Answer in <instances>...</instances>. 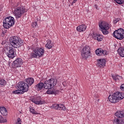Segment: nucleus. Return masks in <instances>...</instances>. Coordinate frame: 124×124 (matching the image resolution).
Here are the masks:
<instances>
[{
	"label": "nucleus",
	"instance_id": "nucleus-22",
	"mask_svg": "<svg viewBox=\"0 0 124 124\" xmlns=\"http://www.w3.org/2000/svg\"><path fill=\"white\" fill-rule=\"evenodd\" d=\"M0 113H1V115L3 116H7V110H6V108H4V107L0 108Z\"/></svg>",
	"mask_w": 124,
	"mask_h": 124
},
{
	"label": "nucleus",
	"instance_id": "nucleus-43",
	"mask_svg": "<svg viewBox=\"0 0 124 124\" xmlns=\"http://www.w3.org/2000/svg\"><path fill=\"white\" fill-rule=\"evenodd\" d=\"M0 108H1L0 107Z\"/></svg>",
	"mask_w": 124,
	"mask_h": 124
},
{
	"label": "nucleus",
	"instance_id": "nucleus-11",
	"mask_svg": "<svg viewBox=\"0 0 124 124\" xmlns=\"http://www.w3.org/2000/svg\"><path fill=\"white\" fill-rule=\"evenodd\" d=\"M23 65V60L18 58L15 60L12 64V67L13 68H17L18 67H21Z\"/></svg>",
	"mask_w": 124,
	"mask_h": 124
},
{
	"label": "nucleus",
	"instance_id": "nucleus-21",
	"mask_svg": "<svg viewBox=\"0 0 124 124\" xmlns=\"http://www.w3.org/2000/svg\"><path fill=\"white\" fill-rule=\"evenodd\" d=\"M117 52L119 55L120 56V57H122V58H124V47H120L118 49Z\"/></svg>",
	"mask_w": 124,
	"mask_h": 124
},
{
	"label": "nucleus",
	"instance_id": "nucleus-28",
	"mask_svg": "<svg viewBox=\"0 0 124 124\" xmlns=\"http://www.w3.org/2000/svg\"><path fill=\"white\" fill-rule=\"evenodd\" d=\"M30 111L31 113H32V114H34L35 115H38V113L36 112V111H35V110H34V108L30 107Z\"/></svg>",
	"mask_w": 124,
	"mask_h": 124
},
{
	"label": "nucleus",
	"instance_id": "nucleus-6",
	"mask_svg": "<svg viewBox=\"0 0 124 124\" xmlns=\"http://www.w3.org/2000/svg\"><path fill=\"white\" fill-rule=\"evenodd\" d=\"M99 27L104 35H107L109 33V29H110L111 26L108 22L105 21H102L99 24Z\"/></svg>",
	"mask_w": 124,
	"mask_h": 124
},
{
	"label": "nucleus",
	"instance_id": "nucleus-2",
	"mask_svg": "<svg viewBox=\"0 0 124 124\" xmlns=\"http://www.w3.org/2000/svg\"><path fill=\"white\" fill-rule=\"evenodd\" d=\"M28 10L26 9V8L23 6H19L15 8L13 12L14 16L16 19H20L21 18L24 13H26Z\"/></svg>",
	"mask_w": 124,
	"mask_h": 124
},
{
	"label": "nucleus",
	"instance_id": "nucleus-31",
	"mask_svg": "<svg viewBox=\"0 0 124 124\" xmlns=\"http://www.w3.org/2000/svg\"><path fill=\"white\" fill-rule=\"evenodd\" d=\"M6 122H7L6 119L4 118L2 116H0V123H6Z\"/></svg>",
	"mask_w": 124,
	"mask_h": 124
},
{
	"label": "nucleus",
	"instance_id": "nucleus-25",
	"mask_svg": "<svg viewBox=\"0 0 124 124\" xmlns=\"http://www.w3.org/2000/svg\"><path fill=\"white\" fill-rule=\"evenodd\" d=\"M94 38L98 41H102V40L103 39V36L100 34H96L94 36Z\"/></svg>",
	"mask_w": 124,
	"mask_h": 124
},
{
	"label": "nucleus",
	"instance_id": "nucleus-42",
	"mask_svg": "<svg viewBox=\"0 0 124 124\" xmlns=\"http://www.w3.org/2000/svg\"><path fill=\"white\" fill-rule=\"evenodd\" d=\"M2 44H3V42L2 43Z\"/></svg>",
	"mask_w": 124,
	"mask_h": 124
},
{
	"label": "nucleus",
	"instance_id": "nucleus-10",
	"mask_svg": "<svg viewBox=\"0 0 124 124\" xmlns=\"http://www.w3.org/2000/svg\"><path fill=\"white\" fill-rule=\"evenodd\" d=\"M91 48L90 46H85L81 50V57L83 59H88L91 55V51H90Z\"/></svg>",
	"mask_w": 124,
	"mask_h": 124
},
{
	"label": "nucleus",
	"instance_id": "nucleus-38",
	"mask_svg": "<svg viewBox=\"0 0 124 124\" xmlns=\"http://www.w3.org/2000/svg\"><path fill=\"white\" fill-rule=\"evenodd\" d=\"M62 85L64 86V87H65L66 86V82L64 81L62 82Z\"/></svg>",
	"mask_w": 124,
	"mask_h": 124
},
{
	"label": "nucleus",
	"instance_id": "nucleus-24",
	"mask_svg": "<svg viewBox=\"0 0 124 124\" xmlns=\"http://www.w3.org/2000/svg\"><path fill=\"white\" fill-rule=\"evenodd\" d=\"M115 115L117 118H124V112L123 111H119L115 113Z\"/></svg>",
	"mask_w": 124,
	"mask_h": 124
},
{
	"label": "nucleus",
	"instance_id": "nucleus-17",
	"mask_svg": "<svg viewBox=\"0 0 124 124\" xmlns=\"http://www.w3.org/2000/svg\"><path fill=\"white\" fill-rule=\"evenodd\" d=\"M86 29L87 26L85 24H82L77 27V31L79 32H83V31H86Z\"/></svg>",
	"mask_w": 124,
	"mask_h": 124
},
{
	"label": "nucleus",
	"instance_id": "nucleus-30",
	"mask_svg": "<svg viewBox=\"0 0 124 124\" xmlns=\"http://www.w3.org/2000/svg\"><path fill=\"white\" fill-rule=\"evenodd\" d=\"M21 91L20 90H14L12 92V94H19V93H20Z\"/></svg>",
	"mask_w": 124,
	"mask_h": 124
},
{
	"label": "nucleus",
	"instance_id": "nucleus-15",
	"mask_svg": "<svg viewBox=\"0 0 124 124\" xmlns=\"http://www.w3.org/2000/svg\"><path fill=\"white\" fill-rule=\"evenodd\" d=\"M106 64V61L105 59H98L96 63L97 66L99 67H104Z\"/></svg>",
	"mask_w": 124,
	"mask_h": 124
},
{
	"label": "nucleus",
	"instance_id": "nucleus-35",
	"mask_svg": "<svg viewBox=\"0 0 124 124\" xmlns=\"http://www.w3.org/2000/svg\"><path fill=\"white\" fill-rule=\"evenodd\" d=\"M15 124H22V120H21V119L20 118H18Z\"/></svg>",
	"mask_w": 124,
	"mask_h": 124
},
{
	"label": "nucleus",
	"instance_id": "nucleus-19",
	"mask_svg": "<svg viewBox=\"0 0 124 124\" xmlns=\"http://www.w3.org/2000/svg\"><path fill=\"white\" fill-rule=\"evenodd\" d=\"M26 82L27 83V85L31 86L34 83V79L32 78H28L26 79Z\"/></svg>",
	"mask_w": 124,
	"mask_h": 124
},
{
	"label": "nucleus",
	"instance_id": "nucleus-40",
	"mask_svg": "<svg viewBox=\"0 0 124 124\" xmlns=\"http://www.w3.org/2000/svg\"><path fill=\"white\" fill-rule=\"evenodd\" d=\"M94 7L95 9H97V7H98L97 5L95 4V5H94Z\"/></svg>",
	"mask_w": 124,
	"mask_h": 124
},
{
	"label": "nucleus",
	"instance_id": "nucleus-32",
	"mask_svg": "<svg viewBox=\"0 0 124 124\" xmlns=\"http://www.w3.org/2000/svg\"><path fill=\"white\" fill-rule=\"evenodd\" d=\"M118 4H123L124 3V0H114Z\"/></svg>",
	"mask_w": 124,
	"mask_h": 124
},
{
	"label": "nucleus",
	"instance_id": "nucleus-34",
	"mask_svg": "<svg viewBox=\"0 0 124 124\" xmlns=\"http://www.w3.org/2000/svg\"><path fill=\"white\" fill-rule=\"evenodd\" d=\"M59 104H54L52 105V107L56 110H59Z\"/></svg>",
	"mask_w": 124,
	"mask_h": 124
},
{
	"label": "nucleus",
	"instance_id": "nucleus-36",
	"mask_svg": "<svg viewBox=\"0 0 124 124\" xmlns=\"http://www.w3.org/2000/svg\"><path fill=\"white\" fill-rule=\"evenodd\" d=\"M120 90L124 92V84H122L120 86Z\"/></svg>",
	"mask_w": 124,
	"mask_h": 124
},
{
	"label": "nucleus",
	"instance_id": "nucleus-41",
	"mask_svg": "<svg viewBox=\"0 0 124 124\" xmlns=\"http://www.w3.org/2000/svg\"><path fill=\"white\" fill-rule=\"evenodd\" d=\"M2 10V8L1 7V8H0V11H1Z\"/></svg>",
	"mask_w": 124,
	"mask_h": 124
},
{
	"label": "nucleus",
	"instance_id": "nucleus-20",
	"mask_svg": "<svg viewBox=\"0 0 124 124\" xmlns=\"http://www.w3.org/2000/svg\"><path fill=\"white\" fill-rule=\"evenodd\" d=\"M112 78L114 80V81H116L118 82L120 80H122L123 79V77L121 76H119V75H112L111 76Z\"/></svg>",
	"mask_w": 124,
	"mask_h": 124
},
{
	"label": "nucleus",
	"instance_id": "nucleus-16",
	"mask_svg": "<svg viewBox=\"0 0 124 124\" xmlns=\"http://www.w3.org/2000/svg\"><path fill=\"white\" fill-rule=\"evenodd\" d=\"M52 88H48V89L46 91L47 94H58V93H59V90Z\"/></svg>",
	"mask_w": 124,
	"mask_h": 124
},
{
	"label": "nucleus",
	"instance_id": "nucleus-8",
	"mask_svg": "<svg viewBox=\"0 0 124 124\" xmlns=\"http://www.w3.org/2000/svg\"><path fill=\"white\" fill-rule=\"evenodd\" d=\"M113 36L116 38V39L123 40L124 38V30L120 29L115 31L113 33Z\"/></svg>",
	"mask_w": 124,
	"mask_h": 124
},
{
	"label": "nucleus",
	"instance_id": "nucleus-39",
	"mask_svg": "<svg viewBox=\"0 0 124 124\" xmlns=\"http://www.w3.org/2000/svg\"><path fill=\"white\" fill-rule=\"evenodd\" d=\"M76 1H77V0H74L72 3V5H73V3H75V2H76Z\"/></svg>",
	"mask_w": 124,
	"mask_h": 124
},
{
	"label": "nucleus",
	"instance_id": "nucleus-37",
	"mask_svg": "<svg viewBox=\"0 0 124 124\" xmlns=\"http://www.w3.org/2000/svg\"><path fill=\"white\" fill-rule=\"evenodd\" d=\"M120 21V18H116L114 20V23L117 24Z\"/></svg>",
	"mask_w": 124,
	"mask_h": 124
},
{
	"label": "nucleus",
	"instance_id": "nucleus-18",
	"mask_svg": "<svg viewBox=\"0 0 124 124\" xmlns=\"http://www.w3.org/2000/svg\"><path fill=\"white\" fill-rule=\"evenodd\" d=\"M115 94L116 97H117V99L119 100H122V99H124V93L122 92H116Z\"/></svg>",
	"mask_w": 124,
	"mask_h": 124
},
{
	"label": "nucleus",
	"instance_id": "nucleus-27",
	"mask_svg": "<svg viewBox=\"0 0 124 124\" xmlns=\"http://www.w3.org/2000/svg\"><path fill=\"white\" fill-rule=\"evenodd\" d=\"M58 110H61L62 111H65L66 108H65V106L62 104H60L58 107Z\"/></svg>",
	"mask_w": 124,
	"mask_h": 124
},
{
	"label": "nucleus",
	"instance_id": "nucleus-4",
	"mask_svg": "<svg viewBox=\"0 0 124 124\" xmlns=\"http://www.w3.org/2000/svg\"><path fill=\"white\" fill-rule=\"evenodd\" d=\"M15 24V19L12 16H8L5 18L3 23V27L4 29H8L11 27H13Z\"/></svg>",
	"mask_w": 124,
	"mask_h": 124
},
{
	"label": "nucleus",
	"instance_id": "nucleus-13",
	"mask_svg": "<svg viewBox=\"0 0 124 124\" xmlns=\"http://www.w3.org/2000/svg\"><path fill=\"white\" fill-rule=\"evenodd\" d=\"M108 100L111 103H117V102H119L118 100V98L117 97V95H116V93H114L112 95H109L108 96Z\"/></svg>",
	"mask_w": 124,
	"mask_h": 124
},
{
	"label": "nucleus",
	"instance_id": "nucleus-26",
	"mask_svg": "<svg viewBox=\"0 0 124 124\" xmlns=\"http://www.w3.org/2000/svg\"><path fill=\"white\" fill-rule=\"evenodd\" d=\"M53 47V45H52V42L51 40H48L47 41V43L46 45V47L47 49H51Z\"/></svg>",
	"mask_w": 124,
	"mask_h": 124
},
{
	"label": "nucleus",
	"instance_id": "nucleus-7",
	"mask_svg": "<svg viewBox=\"0 0 124 124\" xmlns=\"http://www.w3.org/2000/svg\"><path fill=\"white\" fill-rule=\"evenodd\" d=\"M3 53L8 56L10 59H13L15 57V50L13 48L10 46H6L3 50Z\"/></svg>",
	"mask_w": 124,
	"mask_h": 124
},
{
	"label": "nucleus",
	"instance_id": "nucleus-29",
	"mask_svg": "<svg viewBox=\"0 0 124 124\" xmlns=\"http://www.w3.org/2000/svg\"><path fill=\"white\" fill-rule=\"evenodd\" d=\"M6 85V81L4 79L0 80V87H4Z\"/></svg>",
	"mask_w": 124,
	"mask_h": 124
},
{
	"label": "nucleus",
	"instance_id": "nucleus-9",
	"mask_svg": "<svg viewBox=\"0 0 124 124\" xmlns=\"http://www.w3.org/2000/svg\"><path fill=\"white\" fill-rule=\"evenodd\" d=\"M17 88L22 92V93L29 91V85L24 81H21L18 83Z\"/></svg>",
	"mask_w": 124,
	"mask_h": 124
},
{
	"label": "nucleus",
	"instance_id": "nucleus-12",
	"mask_svg": "<svg viewBox=\"0 0 124 124\" xmlns=\"http://www.w3.org/2000/svg\"><path fill=\"white\" fill-rule=\"evenodd\" d=\"M32 102L37 105H39V104H45L46 102L44 100H42L40 97H37L35 99H32Z\"/></svg>",
	"mask_w": 124,
	"mask_h": 124
},
{
	"label": "nucleus",
	"instance_id": "nucleus-23",
	"mask_svg": "<svg viewBox=\"0 0 124 124\" xmlns=\"http://www.w3.org/2000/svg\"><path fill=\"white\" fill-rule=\"evenodd\" d=\"M113 124H124V119H114L113 121Z\"/></svg>",
	"mask_w": 124,
	"mask_h": 124
},
{
	"label": "nucleus",
	"instance_id": "nucleus-5",
	"mask_svg": "<svg viewBox=\"0 0 124 124\" xmlns=\"http://www.w3.org/2000/svg\"><path fill=\"white\" fill-rule=\"evenodd\" d=\"M33 52L31 54V56L32 58H41L44 56L45 50L44 47H36L33 50Z\"/></svg>",
	"mask_w": 124,
	"mask_h": 124
},
{
	"label": "nucleus",
	"instance_id": "nucleus-1",
	"mask_svg": "<svg viewBox=\"0 0 124 124\" xmlns=\"http://www.w3.org/2000/svg\"><path fill=\"white\" fill-rule=\"evenodd\" d=\"M58 83V80L57 79L51 78L49 80L45 81V83L42 82H40L38 83L35 87L38 91H41L43 88L46 90L49 89V88H54L57 83Z\"/></svg>",
	"mask_w": 124,
	"mask_h": 124
},
{
	"label": "nucleus",
	"instance_id": "nucleus-14",
	"mask_svg": "<svg viewBox=\"0 0 124 124\" xmlns=\"http://www.w3.org/2000/svg\"><path fill=\"white\" fill-rule=\"evenodd\" d=\"M96 55L97 56H105L108 55V52L106 50H103V49L101 48H98L95 50Z\"/></svg>",
	"mask_w": 124,
	"mask_h": 124
},
{
	"label": "nucleus",
	"instance_id": "nucleus-33",
	"mask_svg": "<svg viewBox=\"0 0 124 124\" xmlns=\"http://www.w3.org/2000/svg\"><path fill=\"white\" fill-rule=\"evenodd\" d=\"M37 26H38L37 22L35 21L32 23V24H31L32 28H36V27H37Z\"/></svg>",
	"mask_w": 124,
	"mask_h": 124
},
{
	"label": "nucleus",
	"instance_id": "nucleus-3",
	"mask_svg": "<svg viewBox=\"0 0 124 124\" xmlns=\"http://www.w3.org/2000/svg\"><path fill=\"white\" fill-rule=\"evenodd\" d=\"M10 43L14 48H19L23 45V41L16 36H13L10 38Z\"/></svg>",
	"mask_w": 124,
	"mask_h": 124
}]
</instances>
